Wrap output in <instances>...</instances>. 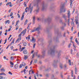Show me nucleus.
Wrapping results in <instances>:
<instances>
[{"instance_id":"nucleus-58","label":"nucleus","mask_w":79,"mask_h":79,"mask_svg":"<svg viewBox=\"0 0 79 79\" xmlns=\"http://www.w3.org/2000/svg\"><path fill=\"white\" fill-rule=\"evenodd\" d=\"M65 35H66V33L64 32L63 35L64 37H66Z\"/></svg>"},{"instance_id":"nucleus-29","label":"nucleus","mask_w":79,"mask_h":79,"mask_svg":"<svg viewBox=\"0 0 79 79\" xmlns=\"http://www.w3.org/2000/svg\"><path fill=\"white\" fill-rule=\"evenodd\" d=\"M27 45V44L26 43V42H24L23 43V46H24L25 47H26Z\"/></svg>"},{"instance_id":"nucleus-37","label":"nucleus","mask_w":79,"mask_h":79,"mask_svg":"<svg viewBox=\"0 0 79 79\" xmlns=\"http://www.w3.org/2000/svg\"><path fill=\"white\" fill-rule=\"evenodd\" d=\"M3 76H0V79H3Z\"/></svg>"},{"instance_id":"nucleus-46","label":"nucleus","mask_w":79,"mask_h":79,"mask_svg":"<svg viewBox=\"0 0 79 79\" xmlns=\"http://www.w3.org/2000/svg\"><path fill=\"white\" fill-rule=\"evenodd\" d=\"M64 27H61V29H62V30H64Z\"/></svg>"},{"instance_id":"nucleus-34","label":"nucleus","mask_w":79,"mask_h":79,"mask_svg":"<svg viewBox=\"0 0 79 79\" xmlns=\"http://www.w3.org/2000/svg\"><path fill=\"white\" fill-rule=\"evenodd\" d=\"M61 53V51H59V53L58 54V56H60L61 55V54L60 53Z\"/></svg>"},{"instance_id":"nucleus-49","label":"nucleus","mask_w":79,"mask_h":79,"mask_svg":"<svg viewBox=\"0 0 79 79\" xmlns=\"http://www.w3.org/2000/svg\"><path fill=\"white\" fill-rule=\"evenodd\" d=\"M14 24H15V21H12V25H13Z\"/></svg>"},{"instance_id":"nucleus-32","label":"nucleus","mask_w":79,"mask_h":79,"mask_svg":"<svg viewBox=\"0 0 79 79\" xmlns=\"http://www.w3.org/2000/svg\"><path fill=\"white\" fill-rule=\"evenodd\" d=\"M11 60H14V57L13 56H11L10 57Z\"/></svg>"},{"instance_id":"nucleus-12","label":"nucleus","mask_w":79,"mask_h":79,"mask_svg":"<svg viewBox=\"0 0 79 79\" xmlns=\"http://www.w3.org/2000/svg\"><path fill=\"white\" fill-rule=\"evenodd\" d=\"M32 24H35V17L34 16L32 17Z\"/></svg>"},{"instance_id":"nucleus-24","label":"nucleus","mask_w":79,"mask_h":79,"mask_svg":"<svg viewBox=\"0 0 79 79\" xmlns=\"http://www.w3.org/2000/svg\"><path fill=\"white\" fill-rule=\"evenodd\" d=\"M52 79H55V77H54V75H52L51 77Z\"/></svg>"},{"instance_id":"nucleus-14","label":"nucleus","mask_w":79,"mask_h":79,"mask_svg":"<svg viewBox=\"0 0 79 79\" xmlns=\"http://www.w3.org/2000/svg\"><path fill=\"white\" fill-rule=\"evenodd\" d=\"M23 52L25 55H26V54H27V51L25 49L23 51Z\"/></svg>"},{"instance_id":"nucleus-52","label":"nucleus","mask_w":79,"mask_h":79,"mask_svg":"<svg viewBox=\"0 0 79 79\" xmlns=\"http://www.w3.org/2000/svg\"><path fill=\"white\" fill-rule=\"evenodd\" d=\"M22 30V28H21L19 30V32H21V30Z\"/></svg>"},{"instance_id":"nucleus-43","label":"nucleus","mask_w":79,"mask_h":79,"mask_svg":"<svg viewBox=\"0 0 79 79\" xmlns=\"http://www.w3.org/2000/svg\"><path fill=\"white\" fill-rule=\"evenodd\" d=\"M14 65H10V67L11 68H13V66Z\"/></svg>"},{"instance_id":"nucleus-60","label":"nucleus","mask_w":79,"mask_h":79,"mask_svg":"<svg viewBox=\"0 0 79 79\" xmlns=\"http://www.w3.org/2000/svg\"><path fill=\"white\" fill-rule=\"evenodd\" d=\"M37 56H38V58H40V55H37Z\"/></svg>"},{"instance_id":"nucleus-31","label":"nucleus","mask_w":79,"mask_h":79,"mask_svg":"<svg viewBox=\"0 0 79 79\" xmlns=\"http://www.w3.org/2000/svg\"><path fill=\"white\" fill-rule=\"evenodd\" d=\"M10 64L11 65H14V63L11 61H10Z\"/></svg>"},{"instance_id":"nucleus-56","label":"nucleus","mask_w":79,"mask_h":79,"mask_svg":"<svg viewBox=\"0 0 79 79\" xmlns=\"http://www.w3.org/2000/svg\"><path fill=\"white\" fill-rule=\"evenodd\" d=\"M35 44H34L33 45V48H35Z\"/></svg>"},{"instance_id":"nucleus-62","label":"nucleus","mask_w":79,"mask_h":79,"mask_svg":"<svg viewBox=\"0 0 79 79\" xmlns=\"http://www.w3.org/2000/svg\"><path fill=\"white\" fill-rule=\"evenodd\" d=\"M10 48L12 49L13 50V46H11L10 47Z\"/></svg>"},{"instance_id":"nucleus-63","label":"nucleus","mask_w":79,"mask_h":79,"mask_svg":"<svg viewBox=\"0 0 79 79\" xmlns=\"http://www.w3.org/2000/svg\"><path fill=\"white\" fill-rule=\"evenodd\" d=\"M71 54H73V50L71 49Z\"/></svg>"},{"instance_id":"nucleus-36","label":"nucleus","mask_w":79,"mask_h":79,"mask_svg":"<svg viewBox=\"0 0 79 79\" xmlns=\"http://www.w3.org/2000/svg\"><path fill=\"white\" fill-rule=\"evenodd\" d=\"M19 22V20H17V21L16 22V26H17V25H18V24Z\"/></svg>"},{"instance_id":"nucleus-42","label":"nucleus","mask_w":79,"mask_h":79,"mask_svg":"<svg viewBox=\"0 0 79 79\" xmlns=\"http://www.w3.org/2000/svg\"><path fill=\"white\" fill-rule=\"evenodd\" d=\"M22 66H23V65L22 64H20L19 67V68H21Z\"/></svg>"},{"instance_id":"nucleus-4","label":"nucleus","mask_w":79,"mask_h":79,"mask_svg":"<svg viewBox=\"0 0 79 79\" xmlns=\"http://www.w3.org/2000/svg\"><path fill=\"white\" fill-rule=\"evenodd\" d=\"M47 6V5L45 3L43 2L42 4V10H46Z\"/></svg>"},{"instance_id":"nucleus-9","label":"nucleus","mask_w":79,"mask_h":79,"mask_svg":"<svg viewBox=\"0 0 79 79\" xmlns=\"http://www.w3.org/2000/svg\"><path fill=\"white\" fill-rule=\"evenodd\" d=\"M58 62V60H54L53 61V66H54V67H55V68H56V66H57V65H56V63Z\"/></svg>"},{"instance_id":"nucleus-7","label":"nucleus","mask_w":79,"mask_h":79,"mask_svg":"<svg viewBox=\"0 0 79 79\" xmlns=\"http://www.w3.org/2000/svg\"><path fill=\"white\" fill-rule=\"evenodd\" d=\"M51 20H52V18L50 16H49L47 19H44V21L45 22H47V21H50Z\"/></svg>"},{"instance_id":"nucleus-55","label":"nucleus","mask_w":79,"mask_h":79,"mask_svg":"<svg viewBox=\"0 0 79 79\" xmlns=\"http://www.w3.org/2000/svg\"><path fill=\"white\" fill-rule=\"evenodd\" d=\"M71 44H69V45H68L69 48L71 47Z\"/></svg>"},{"instance_id":"nucleus-8","label":"nucleus","mask_w":79,"mask_h":79,"mask_svg":"<svg viewBox=\"0 0 79 79\" xmlns=\"http://www.w3.org/2000/svg\"><path fill=\"white\" fill-rule=\"evenodd\" d=\"M31 4L29 6V8L28 9V10H30V14H31V13H32V10H33V7L32 6L31 7Z\"/></svg>"},{"instance_id":"nucleus-18","label":"nucleus","mask_w":79,"mask_h":79,"mask_svg":"<svg viewBox=\"0 0 79 79\" xmlns=\"http://www.w3.org/2000/svg\"><path fill=\"white\" fill-rule=\"evenodd\" d=\"M75 40L76 43L77 44V45H79V42L77 40V38H76Z\"/></svg>"},{"instance_id":"nucleus-26","label":"nucleus","mask_w":79,"mask_h":79,"mask_svg":"<svg viewBox=\"0 0 79 79\" xmlns=\"http://www.w3.org/2000/svg\"><path fill=\"white\" fill-rule=\"evenodd\" d=\"M71 24L72 26H74V23L73 22V20L72 21V22H71Z\"/></svg>"},{"instance_id":"nucleus-54","label":"nucleus","mask_w":79,"mask_h":79,"mask_svg":"<svg viewBox=\"0 0 79 79\" xmlns=\"http://www.w3.org/2000/svg\"><path fill=\"white\" fill-rule=\"evenodd\" d=\"M26 4V2H25L24 3V4L25 5L24 6H25V7H26L27 6V5H26V4Z\"/></svg>"},{"instance_id":"nucleus-1","label":"nucleus","mask_w":79,"mask_h":79,"mask_svg":"<svg viewBox=\"0 0 79 79\" xmlns=\"http://www.w3.org/2000/svg\"><path fill=\"white\" fill-rule=\"evenodd\" d=\"M26 32V29H25L24 30L22 31L20 34L19 35L18 37H19V38L16 40V41H15V43H17V42H19V40H21V34H23V35H24Z\"/></svg>"},{"instance_id":"nucleus-61","label":"nucleus","mask_w":79,"mask_h":79,"mask_svg":"<svg viewBox=\"0 0 79 79\" xmlns=\"http://www.w3.org/2000/svg\"><path fill=\"white\" fill-rule=\"evenodd\" d=\"M34 56H35V55H34V54H33V56L32 57V58H34Z\"/></svg>"},{"instance_id":"nucleus-44","label":"nucleus","mask_w":79,"mask_h":79,"mask_svg":"<svg viewBox=\"0 0 79 79\" xmlns=\"http://www.w3.org/2000/svg\"><path fill=\"white\" fill-rule=\"evenodd\" d=\"M27 9H28V7H27L25 9V12L26 13H27Z\"/></svg>"},{"instance_id":"nucleus-2","label":"nucleus","mask_w":79,"mask_h":79,"mask_svg":"<svg viewBox=\"0 0 79 79\" xmlns=\"http://www.w3.org/2000/svg\"><path fill=\"white\" fill-rule=\"evenodd\" d=\"M56 48V46H53L51 48L50 50L48 51V54L52 55H55V49Z\"/></svg>"},{"instance_id":"nucleus-19","label":"nucleus","mask_w":79,"mask_h":79,"mask_svg":"<svg viewBox=\"0 0 79 79\" xmlns=\"http://www.w3.org/2000/svg\"><path fill=\"white\" fill-rule=\"evenodd\" d=\"M10 21L9 20H7L5 22V24L8 23V24H10Z\"/></svg>"},{"instance_id":"nucleus-27","label":"nucleus","mask_w":79,"mask_h":79,"mask_svg":"<svg viewBox=\"0 0 79 79\" xmlns=\"http://www.w3.org/2000/svg\"><path fill=\"white\" fill-rule=\"evenodd\" d=\"M69 65H70V66L71 65V60H69Z\"/></svg>"},{"instance_id":"nucleus-28","label":"nucleus","mask_w":79,"mask_h":79,"mask_svg":"<svg viewBox=\"0 0 79 79\" xmlns=\"http://www.w3.org/2000/svg\"><path fill=\"white\" fill-rule=\"evenodd\" d=\"M9 4H11V2H8L6 4V6H8V5H9Z\"/></svg>"},{"instance_id":"nucleus-40","label":"nucleus","mask_w":79,"mask_h":79,"mask_svg":"<svg viewBox=\"0 0 79 79\" xmlns=\"http://www.w3.org/2000/svg\"><path fill=\"white\" fill-rule=\"evenodd\" d=\"M64 68H67V65H66V64H65L64 65Z\"/></svg>"},{"instance_id":"nucleus-3","label":"nucleus","mask_w":79,"mask_h":79,"mask_svg":"<svg viewBox=\"0 0 79 79\" xmlns=\"http://www.w3.org/2000/svg\"><path fill=\"white\" fill-rule=\"evenodd\" d=\"M40 2V0H36V3L34 4V6H36L37 9L36 10V12H38V11H39V5L38 4Z\"/></svg>"},{"instance_id":"nucleus-41","label":"nucleus","mask_w":79,"mask_h":79,"mask_svg":"<svg viewBox=\"0 0 79 79\" xmlns=\"http://www.w3.org/2000/svg\"><path fill=\"white\" fill-rule=\"evenodd\" d=\"M75 73H77V68L76 67L75 68Z\"/></svg>"},{"instance_id":"nucleus-47","label":"nucleus","mask_w":79,"mask_h":79,"mask_svg":"<svg viewBox=\"0 0 79 79\" xmlns=\"http://www.w3.org/2000/svg\"><path fill=\"white\" fill-rule=\"evenodd\" d=\"M9 74H10V75H12V73H11V72L10 71H9L8 73Z\"/></svg>"},{"instance_id":"nucleus-53","label":"nucleus","mask_w":79,"mask_h":79,"mask_svg":"<svg viewBox=\"0 0 79 79\" xmlns=\"http://www.w3.org/2000/svg\"><path fill=\"white\" fill-rule=\"evenodd\" d=\"M17 16H18V18H20V15L19 14H17Z\"/></svg>"},{"instance_id":"nucleus-16","label":"nucleus","mask_w":79,"mask_h":79,"mask_svg":"<svg viewBox=\"0 0 79 79\" xmlns=\"http://www.w3.org/2000/svg\"><path fill=\"white\" fill-rule=\"evenodd\" d=\"M14 68L15 69H17L18 68V64H16Z\"/></svg>"},{"instance_id":"nucleus-48","label":"nucleus","mask_w":79,"mask_h":79,"mask_svg":"<svg viewBox=\"0 0 79 79\" xmlns=\"http://www.w3.org/2000/svg\"><path fill=\"white\" fill-rule=\"evenodd\" d=\"M60 23H62V24H63V22L62 21V20H60Z\"/></svg>"},{"instance_id":"nucleus-30","label":"nucleus","mask_w":79,"mask_h":79,"mask_svg":"<svg viewBox=\"0 0 79 79\" xmlns=\"http://www.w3.org/2000/svg\"><path fill=\"white\" fill-rule=\"evenodd\" d=\"M24 15H23L22 16V17H21V20L22 21L23 20V19H24Z\"/></svg>"},{"instance_id":"nucleus-23","label":"nucleus","mask_w":79,"mask_h":79,"mask_svg":"<svg viewBox=\"0 0 79 79\" xmlns=\"http://www.w3.org/2000/svg\"><path fill=\"white\" fill-rule=\"evenodd\" d=\"M62 26H63L64 27H65V26H66V23H62Z\"/></svg>"},{"instance_id":"nucleus-10","label":"nucleus","mask_w":79,"mask_h":79,"mask_svg":"<svg viewBox=\"0 0 79 79\" xmlns=\"http://www.w3.org/2000/svg\"><path fill=\"white\" fill-rule=\"evenodd\" d=\"M62 18H64L65 22H67V16L65 14L62 15Z\"/></svg>"},{"instance_id":"nucleus-20","label":"nucleus","mask_w":79,"mask_h":79,"mask_svg":"<svg viewBox=\"0 0 79 79\" xmlns=\"http://www.w3.org/2000/svg\"><path fill=\"white\" fill-rule=\"evenodd\" d=\"M2 75H4V76H6V74L4 73H0V76H1Z\"/></svg>"},{"instance_id":"nucleus-64","label":"nucleus","mask_w":79,"mask_h":79,"mask_svg":"<svg viewBox=\"0 0 79 79\" xmlns=\"http://www.w3.org/2000/svg\"><path fill=\"white\" fill-rule=\"evenodd\" d=\"M10 30H11V28H10L8 30V31H10Z\"/></svg>"},{"instance_id":"nucleus-51","label":"nucleus","mask_w":79,"mask_h":79,"mask_svg":"<svg viewBox=\"0 0 79 79\" xmlns=\"http://www.w3.org/2000/svg\"><path fill=\"white\" fill-rule=\"evenodd\" d=\"M37 60H35L34 61V63H37Z\"/></svg>"},{"instance_id":"nucleus-11","label":"nucleus","mask_w":79,"mask_h":79,"mask_svg":"<svg viewBox=\"0 0 79 79\" xmlns=\"http://www.w3.org/2000/svg\"><path fill=\"white\" fill-rule=\"evenodd\" d=\"M44 56H45V51L43 50L42 52V57L43 58H44Z\"/></svg>"},{"instance_id":"nucleus-13","label":"nucleus","mask_w":79,"mask_h":79,"mask_svg":"<svg viewBox=\"0 0 79 79\" xmlns=\"http://www.w3.org/2000/svg\"><path fill=\"white\" fill-rule=\"evenodd\" d=\"M41 28V26H39L38 27H37L36 29V31H39L40 29Z\"/></svg>"},{"instance_id":"nucleus-35","label":"nucleus","mask_w":79,"mask_h":79,"mask_svg":"<svg viewBox=\"0 0 79 79\" xmlns=\"http://www.w3.org/2000/svg\"><path fill=\"white\" fill-rule=\"evenodd\" d=\"M13 15V12H11L10 13V17L12 16Z\"/></svg>"},{"instance_id":"nucleus-38","label":"nucleus","mask_w":79,"mask_h":79,"mask_svg":"<svg viewBox=\"0 0 79 79\" xmlns=\"http://www.w3.org/2000/svg\"><path fill=\"white\" fill-rule=\"evenodd\" d=\"M35 31H36V30H31V32H35Z\"/></svg>"},{"instance_id":"nucleus-57","label":"nucleus","mask_w":79,"mask_h":79,"mask_svg":"<svg viewBox=\"0 0 79 79\" xmlns=\"http://www.w3.org/2000/svg\"><path fill=\"white\" fill-rule=\"evenodd\" d=\"M46 76L48 77H49V75L48 74H46Z\"/></svg>"},{"instance_id":"nucleus-5","label":"nucleus","mask_w":79,"mask_h":79,"mask_svg":"<svg viewBox=\"0 0 79 79\" xmlns=\"http://www.w3.org/2000/svg\"><path fill=\"white\" fill-rule=\"evenodd\" d=\"M61 12H65L66 11V8L64 7V5H62L60 8Z\"/></svg>"},{"instance_id":"nucleus-25","label":"nucleus","mask_w":79,"mask_h":79,"mask_svg":"<svg viewBox=\"0 0 79 79\" xmlns=\"http://www.w3.org/2000/svg\"><path fill=\"white\" fill-rule=\"evenodd\" d=\"M27 23V19H26L24 23V25H26Z\"/></svg>"},{"instance_id":"nucleus-21","label":"nucleus","mask_w":79,"mask_h":79,"mask_svg":"<svg viewBox=\"0 0 79 79\" xmlns=\"http://www.w3.org/2000/svg\"><path fill=\"white\" fill-rule=\"evenodd\" d=\"M22 64V65L23 66H26V64L25 62H23Z\"/></svg>"},{"instance_id":"nucleus-50","label":"nucleus","mask_w":79,"mask_h":79,"mask_svg":"<svg viewBox=\"0 0 79 79\" xmlns=\"http://www.w3.org/2000/svg\"><path fill=\"white\" fill-rule=\"evenodd\" d=\"M32 62H33V60H32L30 62V65H31V64H32Z\"/></svg>"},{"instance_id":"nucleus-33","label":"nucleus","mask_w":79,"mask_h":79,"mask_svg":"<svg viewBox=\"0 0 79 79\" xmlns=\"http://www.w3.org/2000/svg\"><path fill=\"white\" fill-rule=\"evenodd\" d=\"M60 66L61 68H63V64H60Z\"/></svg>"},{"instance_id":"nucleus-39","label":"nucleus","mask_w":79,"mask_h":79,"mask_svg":"<svg viewBox=\"0 0 79 79\" xmlns=\"http://www.w3.org/2000/svg\"><path fill=\"white\" fill-rule=\"evenodd\" d=\"M1 71L5 72V70L4 69H1Z\"/></svg>"},{"instance_id":"nucleus-59","label":"nucleus","mask_w":79,"mask_h":79,"mask_svg":"<svg viewBox=\"0 0 79 79\" xmlns=\"http://www.w3.org/2000/svg\"><path fill=\"white\" fill-rule=\"evenodd\" d=\"M18 27H19L17 26L15 29V30H17V29H18Z\"/></svg>"},{"instance_id":"nucleus-15","label":"nucleus","mask_w":79,"mask_h":79,"mask_svg":"<svg viewBox=\"0 0 79 79\" xmlns=\"http://www.w3.org/2000/svg\"><path fill=\"white\" fill-rule=\"evenodd\" d=\"M36 40L34 39V37H32V39L31 40V41L33 42V43H34L35 42Z\"/></svg>"},{"instance_id":"nucleus-45","label":"nucleus","mask_w":79,"mask_h":79,"mask_svg":"<svg viewBox=\"0 0 79 79\" xmlns=\"http://www.w3.org/2000/svg\"><path fill=\"white\" fill-rule=\"evenodd\" d=\"M19 50L20 51V52H22V51L23 50V49L22 48H20L19 49Z\"/></svg>"},{"instance_id":"nucleus-22","label":"nucleus","mask_w":79,"mask_h":79,"mask_svg":"<svg viewBox=\"0 0 79 79\" xmlns=\"http://www.w3.org/2000/svg\"><path fill=\"white\" fill-rule=\"evenodd\" d=\"M14 42H15V38H14L12 41V42L10 44V45H12V44H14Z\"/></svg>"},{"instance_id":"nucleus-6","label":"nucleus","mask_w":79,"mask_h":79,"mask_svg":"<svg viewBox=\"0 0 79 79\" xmlns=\"http://www.w3.org/2000/svg\"><path fill=\"white\" fill-rule=\"evenodd\" d=\"M68 13H67V15L68 16V18L69 19H68V22L69 23V21L70 20V17L71 16V14H70V11H68Z\"/></svg>"},{"instance_id":"nucleus-17","label":"nucleus","mask_w":79,"mask_h":79,"mask_svg":"<svg viewBox=\"0 0 79 79\" xmlns=\"http://www.w3.org/2000/svg\"><path fill=\"white\" fill-rule=\"evenodd\" d=\"M24 59L25 60H26V59H27V58H28V56H26V55H24Z\"/></svg>"}]
</instances>
